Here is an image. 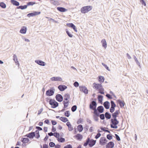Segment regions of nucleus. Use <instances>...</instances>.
I'll return each mask as SVG.
<instances>
[{
	"mask_svg": "<svg viewBox=\"0 0 148 148\" xmlns=\"http://www.w3.org/2000/svg\"><path fill=\"white\" fill-rule=\"evenodd\" d=\"M111 106L116 107V104L115 103L114 101L112 100H111L110 101Z\"/></svg>",
	"mask_w": 148,
	"mask_h": 148,
	"instance_id": "52",
	"label": "nucleus"
},
{
	"mask_svg": "<svg viewBox=\"0 0 148 148\" xmlns=\"http://www.w3.org/2000/svg\"><path fill=\"white\" fill-rule=\"evenodd\" d=\"M111 123L110 127L111 128L117 129L118 127L117 125L119 123V121L117 120V119L112 118L111 119Z\"/></svg>",
	"mask_w": 148,
	"mask_h": 148,
	"instance_id": "3",
	"label": "nucleus"
},
{
	"mask_svg": "<svg viewBox=\"0 0 148 148\" xmlns=\"http://www.w3.org/2000/svg\"><path fill=\"white\" fill-rule=\"evenodd\" d=\"M83 120L82 119L80 118V119H79L77 122V124H79L81 123Z\"/></svg>",
	"mask_w": 148,
	"mask_h": 148,
	"instance_id": "64",
	"label": "nucleus"
},
{
	"mask_svg": "<svg viewBox=\"0 0 148 148\" xmlns=\"http://www.w3.org/2000/svg\"><path fill=\"white\" fill-rule=\"evenodd\" d=\"M74 137L76 138L78 140H81L83 138V136L79 134H78L75 135Z\"/></svg>",
	"mask_w": 148,
	"mask_h": 148,
	"instance_id": "20",
	"label": "nucleus"
},
{
	"mask_svg": "<svg viewBox=\"0 0 148 148\" xmlns=\"http://www.w3.org/2000/svg\"><path fill=\"white\" fill-rule=\"evenodd\" d=\"M103 96L101 95H99L98 96V100L99 103H102Z\"/></svg>",
	"mask_w": 148,
	"mask_h": 148,
	"instance_id": "32",
	"label": "nucleus"
},
{
	"mask_svg": "<svg viewBox=\"0 0 148 148\" xmlns=\"http://www.w3.org/2000/svg\"><path fill=\"white\" fill-rule=\"evenodd\" d=\"M104 110V109L103 107L102 106H98L97 109H96V111H95L94 112L98 113L99 114H100L102 113L103 112Z\"/></svg>",
	"mask_w": 148,
	"mask_h": 148,
	"instance_id": "9",
	"label": "nucleus"
},
{
	"mask_svg": "<svg viewBox=\"0 0 148 148\" xmlns=\"http://www.w3.org/2000/svg\"><path fill=\"white\" fill-rule=\"evenodd\" d=\"M64 101H69L68 99L70 98V95L69 94H65L64 96Z\"/></svg>",
	"mask_w": 148,
	"mask_h": 148,
	"instance_id": "29",
	"label": "nucleus"
},
{
	"mask_svg": "<svg viewBox=\"0 0 148 148\" xmlns=\"http://www.w3.org/2000/svg\"><path fill=\"white\" fill-rule=\"evenodd\" d=\"M103 105L106 109H108L109 108L110 103L108 101H107L103 103Z\"/></svg>",
	"mask_w": 148,
	"mask_h": 148,
	"instance_id": "23",
	"label": "nucleus"
},
{
	"mask_svg": "<svg viewBox=\"0 0 148 148\" xmlns=\"http://www.w3.org/2000/svg\"><path fill=\"white\" fill-rule=\"evenodd\" d=\"M117 102L119 105V106L121 108H123L125 104V103L124 101H122L120 99L117 100Z\"/></svg>",
	"mask_w": 148,
	"mask_h": 148,
	"instance_id": "24",
	"label": "nucleus"
},
{
	"mask_svg": "<svg viewBox=\"0 0 148 148\" xmlns=\"http://www.w3.org/2000/svg\"><path fill=\"white\" fill-rule=\"evenodd\" d=\"M101 42L102 44V46L105 49H106L107 47V43L105 39H102L101 41Z\"/></svg>",
	"mask_w": 148,
	"mask_h": 148,
	"instance_id": "26",
	"label": "nucleus"
},
{
	"mask_svg": "<svg viewBox=\"0 0 148 148\" xmlns=\"http://www.w3.org/2000/svg\"><path fill=\"white\" fill-rule=\"evenodd\" d=\"M100 129L102 130L103 131H104L105 132H107L108 133H110V131L108 130H106L105 127H100Z\"/></svg>",
	"mask_w": 148,
	"mask_h": 148,
	"instance_id": "47",
	"label": "nucleus"
},
{
	"mask_svg": "<svg viewBox=\"0 0 148 148\" xmlns=\"http://www.w3.org/2000/svg\"><path fill=\"white\" fill-rule=\"evenodd\" d=\"M64 113L65 116L67 117H69L70 115V113L69 111L65 112Z\"/></svg>",
	"mask_w": 148,
	"mask_h": 148,
	"instance_id": "44",
	"label": "nucleus"
},
{
	"mask_svg": "<svg viewBox=\"0 0 148 148\" xmlns=\"http://www.w3.org/2000/svg\"><path fill=\"white\" fill-rule=\"evenodd\" d=\"M60 119L62 122L65 123L68 121V119L64 117H61Z\"/></svg>",
	"mask_w": 148,
	"mask_h": 148,
	"instance_id": "35",
	"label": "nucleus"
},
{
	"mask_svg": "<svg viewBox=\"0 0 148 148\" xmlns=\"http://www.w3.org/2000/svg\"><path fill=\"white\" fill-rule=\"evenodd\" d=\"M43 110V109L42 108H40L38 111V115L40 114L41 112H42Z\"/></svg>",
	"mask_w": 148,
	"mask_h": 148,
	"instance_id": "60",
	"label": "nucleus"
},
{
	"mask_svg": "<svg viewBox=\"0 0 148 148\" xmlns=\"http://www.w3.org/2000/svg\"><path fill=\"white\" fill-rule=\"evenodd\" d=\"M134 58L136 64L139 66V67H140V63L138 61V59L136 56H134Z\"/></svg>",
	"mask_w": 148,
	"mask_h": 148,
	"instance_id": "40",
	"label": "nucleus"
},
{
	"mask_svg": "<svg viewBox=\"0 0 148 148\" xmlns=\"http://www.w3.org/2000/svg\"><path fill=\"white\" fill-rule=\"evenodd\" d=\"M56 100L59 102H62L63 100V97L60 94H57L55 97Z\"/></svg>",
	"mask_w": 148,
	"mask_h": 148,
	"instance_id": "11",
	"label": "nucleus"
},
{
	"mask_svg": "<svg viewBox=\"0 0 148 148\" xmlns=\"http://www.w3.org/2000/svg\"><path fill=\"white\" fill-rule=\"evenodd\" d=\"M41 12L40 11H34L33 12L30 13L27 15V16L29 17L34 16L38 15L40 14Z\"/></svg>",
	"mask_w": 148,
	"mask_h": 148,
	"instance_id": "8",
	"label": "nucleus"
},
{
	"mask_svg": "<svg viewBox=\"0 0 148 148\" xmlns=\"http://www.w3.org/2000/svg\"><path fill=\"white\" fill-rule=\"evenodd\" d=\"M57 9L58 11L61 12H64L67 11V9L62 7H57Z\"/></svg>",
	"mask_w": 148,
	"mask_h": 148,
	"instance_id": "22",
	"label": "nucleus"
},
{
	"mask_svg": "<svg viewBox=\"0 0 148 148\" xmlns=\"http://www.w3.org/2000/svg\"><path fill=\"white\" fill-rule=\"evenodd\" d=\"M55 89L54 87H52L50 88V89H49L46 91V95L48 97L51 96L53 95L55 92Z\"/></svg>",
	"mask_w": 148,
	"mask_h": 148,
	"instance_id": "5",
	"label": "nucleus"
},
{
	"mask_svg": "<svg viewBox=\"0 0 148 148\" xmlns=\"http://www.w3.org/2000/svg\"><path fill=\"white\" fill-rule=\"evenodd\" d=\"M95 100L91 101L89 105V108L90 109L93 110L94 111H96L97 106V103L96 101V99H95Z\"/></svg>",
	"mask_w": 148,
	"mask_h": 148,
	"instance_id": "4",
	"label": "nucleus"
},
{
	"mask_svg": "<svg viewBox=\"0 0 148 148\" xmlns=\"http://www.w3.org/2000/svg\"><path fill=\"white\" fill-rule=\"evenodd\" d=\"M27 28L26 27H22L20 31V32L21 34H25L26 33Z\"/></svg>",
	"mask_w": 148,
	"mask_h": 148,
	"instance_id": "21",
	"label": "nucleus"
},
{
	"mask_svg": "<svg viewBox=\"0 0 148 148\" xmlns=\"http://www.w3.org/2000/svg\"><path fill=\"white\" fill-rule=\"evenodd\" d=\"M101 136V134L99 133H98L97 134L96 136H95V138L96 139L99 138Z\"/></svg>",
	"mask_w": 148,
	"mask_h": 148,
	"instance_id": "55",
	"label": "nucleus"
},
{
	"mask_svg": "<svg viewBox=\"0 0 148 148\" xmlns=\"http://www.w3.org/2000/svg\"><path fill=\"white\" fill-rule=\"evenodd\" d=\"M114 144L113 142L110 141L107 144L106 146V148H113L114 146Z\"/></svg>",
	"mask_w": 148,
	"mask_h": 148,
	"instance_id": "17",
	"label": "nucleus"
},
{
	"mask_svg": "<svg viewBox=\"0 0 148 148\" xmlns=\"http://www.w3.org/2000/svg\"><path fill=\"white\" fill-rule=\"evenodd\" d=\"M54 136L56 138H58L60 137V134L59 133L55 132L54 133Z\"/></svg>",
	"mask_w": 148,
	"mask_h": 148,
	"instance_id": "50",
	"label": "nucleus"
},
{
	"mask_svg": "<svg viewBox=\"0 0 148 148\" xmlns=\"http://www.w3.org/2000/svg\"><path fill=\"white\" fill-rule=\"evenodd\" d=\"M0 6L3 8H6V5L4 2H1L0 3Z\"/></svg>",
	"mask_w": 148,
	"mask_h": 148,
	"instance_id": "39",
	"label": "nucleus"
},
{
	"mask_svg": "<svg viewBox=\"0 0 148 148\" xmlns=\"http://www.w3.org/2000/svg\"><path fill=\"white\" fill-rule=\"evenodd\" d=\"M77 109V106L76 105H74L71 108V110L72 111L74 112H75L76 109Z\"/></svg>",
	"mask_w": 148,
	"mask_h": 148,
	"instance_id": "43",
	"label": "nucleus"
},
{
	"mask_svg": "<svg viewBox=\"0 0 148 148\" xmlns=\"http://www.w3.org/2000/svg\"><path fill=\"white\" fill-rule=\"evenodd\" d=\"M107 138L109 140H110L112 138V135L111 134H108L106 136Z\"/></svg>",
	"mask_w": 148,
	"mask_h": 148,
	"instance_id": "46",
	"label": "nucleus"
},
{
	"mask_svg": "<svg viewBox=\"0 0 148 148\" xmlns=\"http://www.w3.org/2000/svg\"><path fill=\"white\" fill-rule=\"evenodd\" d=\"M69 103V101H63V103L64 104V108H66L68 106Z\"/></svg>",
	"mask_w": 148,
	"mask_h": 148,
	"instance_id": "38",
	"label": "nucleus"
},
{
	"mask_svg": "<svg viewBox=\"0 0 148 148\" xmlns=\"http://www.w3.org/2000/svg\"><path fill=\"white\" fill-rule=\"evenodd\" d=\"M39 133L35 134V136L36 138L38 139L40 137Z\"/></svg>",
	"mask_w": 148,
	"mask_h": 148,
	"instance_id": "63",
	"label": "nucleus"
},
{
	"mask_svg": "<svg viewBox=\"0 0 148 148\" xmlns=\"http://www.w3.org/2000/svg\"><path fill=\"white\" fill-rule=\"evenodd\" d=\"M21 141L23 143H26L29 142V140L28 138H22Z\"/></svg>",
	"mask_w": 148,
	"mask_h": 148,
	"instance_id": "27",
	"label": "nucleus"
},
{
	"mask_svg": "<svg viewBox=\"0 0 148 148\" xmlns=\"http://www.w3.org/2000/svg\"><path fill=\"white\" fill-rule=\"evenodd\" d=\"M93 85L95 89L99 91L98 93L103 95L104 94V89L101 84L94 83Z\"/></svg>",
	"mask_w": 148,
	"mask_h": 148,
	"instance_id": "1",
	"label": "nucleus"
},
{
	"mask_svg": "<svg viewBox=\"0 0 148 148\" xmlns=\"http://www.w3.org/2000/svg\"><path fill=\"white\" fill-rule=\"evenodd\" d=\"M49 146L51 147H53L55 146V144L54 143L51 142L49 143Z\"/></svg>",
	"mask_w": 148,
	"mask_h": 148,
	"instance_id": "48",
	"label": "nucleus"
},
{
	"mask_svg": "<svg viewBox=\"0 0 148 148\" xmlns=\"http://www.w3.org/2000/svg\"><path fill=\"white\" fill-rule=\"evenodd\" d=\"M92 7L91 6H84V13H87L92 10Z\"/></svg>",
	"mask_w": 148,
	"mask_h": 148,
	"instance_id": "13",
	"label": "nucleus"
},
{
	"mask_svg": "<svg viewBox=\"0 0 148 148\" xmlns=\"http://www.w3.org/2000/svg\"><path fill=\"white\" fill-rule=\"evenodd\" d=\"M51 80L52 81H62V78L60 77H53L51 78Z\"/></svg>",
	"mask_w": 148,
	"mask_h": 148,
	"instance_id": "18",
	"label": "nucleus"
},
{
	"mask_svg": "<svg viewBox=\"0 0 148 148\" xmlns=\"http://www.w3.org/2000/svg\"><path fill=\"white\" fill-rule=\"evenodd\" d=\"M67 88V86L63 85H60L58 86V88L61 91H64Z\"/></svg>",
	"mask_w": 148,
	"mask_h": 148,
	"instance_id": "15",
	"label": "nucleus"
},
{
	"mask_svg": "<svg viewBox=\"0 0 148 148\" xmlns=\"http://www.w3.org/2000/svg\"><path fill=\"white\" fill-rule=\"evenodd\" d=\"M64 148H72V146L71 145L69 144L65 146Z\"/></svg>",
	"mask_w": 148,
	"mask_h": 148,
	"instance_id": "56",
	"label": "nucleus"
},
{
	"mask_svg": "<svg viewBox=\"0 0 148 148\" xmlns=\"http://www.w3.org/2000/svg\"><path fill=\"white\" fill-rule=\"evenodd\" d=\"M49 104L51 106L52 108H55L58 106L59 103L54 99H51L49 101Z\"/></svg>",
	"mask_w": 148,
	"mask_h": 148,
	"instance_id": "6",
	"label": "nucleus"
},
{
	"mask_svg": "<svg viewBox=\"0 0 148 148\" xmlns=\"http://www.w3.org/2000/svg\"><path fill=\"white\" fill-rule=\"evenodd\" d=\"M102 64L104 66V67L107 70L109 71H110L109 68V67L107 66V65L106 64H105L103 63H102Z\"/></svg>",
	"mask_w": 148,
	"mask_h": 148,
	"instance_id": "54",
	"label": "nucleus"
},
{
	"mask_svg": "<svg viewBox=\"0 0 148 148\" xmlns=\"http://www.w3.org/2000/svg\"><path fill=\"white\" fill-rule=\"evenodd\" d=\"M120 113L119 110H116L114 113H112V118L117 119L116 117Z\"/></svg>",
	"mask_w": 148,
	"mask_h": 148,
	"instance_id": "19",
	"label": "nucleus"
},
{
	"mask_svg": "<svg viewBox=\"0 0 148 148\" xmlns=\"http://www.w3.org/2000/svg\"><path fill=\"white\" fill-rule=\"evenodd\" d=\"M36 129L38 130L39 131H41L42 130V128L41 127H39V126H36Z\"/></svg>",
	"mask_w": 148,
	"mask_h": 148,
	"instance_id": "62",
	"label": "nucleus"
},
{
	"mask_svg": "<svg viewBox=\"0 0 148 148\" xmlns=\"http://www.w3.org/2000/svg\"><path fill=\"white\" fill-rule=\"evenodd\" d=\"M99 81L100 82H103L105 78L103 76H99L98 77Z\"/></svg>",
	"mask_w": 148,
	"mask_h": 148,
	"instance_id": "33",
	"label": "nucleus"
},
{
	"mask_svg": "<svg viewBox=\"0 0 148 148\" xmlns=\"http://www.w3.org/2000/svg\"><path fill=\"white\" fill-rule=\"evenodd\" d=\"M74 86L75 87H77L79 86V84L77 82H75L73 84Z\"/></svg>",
	"mask_w": 148,
	"mask_h": 148,
	"instance_id": "59",
	"label": "nucleus"
},
{
	"mask_svg": "<svg viewBox=\"0 0 148 148\" xmlns=\"http://www.w3.org/2000/svg\"><path fill=\"white\" fill-rule=\"evenodd\" d=\"M106 96L109 99H111L112 98V96L109 94H107Z\"/></svg>",
	"mask_w": 148,
	"mask_h": 148,
	"instance_id": "58",
	"label": "nucleus"
},
{
	"mask_svg": "<svg viewBox=\"0 0 148 148\" xmlns=\"http://www.w3.org/2000/svg\"><path fill=\"white\" fill-rule=\"evenodd\" d=\"M35 62L38 64V65L44 66L45 65V63L44 62L39 60H36L35 61Z\"/></svg>",
	"mask_w": 148,
	"mask_h": 148,
	"instance_id": "14",
	"label": "nucleus"
},
{
	"mask_svg": "<svg viewBox=\"0 0 148 148\" xmlns=\"http://www.w3.org/2000/svg\"><path fill=\"white\" fill-rule=\"evenodd\" d=\"M36 3V2H29L27 3V4L26 5L27 7L29 5H33L35 4Z\"/></svg>",
	"mask_w": 148,
	"mask_h": 148,
	"instance_id": "42",
	"label": "nucleus"
},
{
	"mask_svg": "<svg viewBox=\"0 0 148 148\" xmlns=\"http://www.w3.org/2000/svg\"><path fill=\"white\" fill-rule=\"evenodd\" d=\"M25 136L30 139L33 138L35 136V133L34 132H32L26 134Z\"/></svg>",
	"mask_w": 148,
	"mask_h": 148,
	"instance_id": "12",
	"label": "nucleus"
},
{
	"mask_svg": "<svg viewBox=\"0 0 148 148\" xmlns=\"http://www.w3.org/2000/svg\"><path fill=\"white\" fill-rule=\"evenodd\" d=\"M105 117L107 119H109L111 118V114L108 112H106L105 113Z\"/></svg>",
	"mask_w": 148,
	"mask_h": 148,
	"instance_id": "31",
	"label": "nucleus"
},
{
	"mask_svg": "<svg viewBox=\"0 0 148 148\" xmlns=\"http://www.w3.org/2000/svg\"><path fill=\"white\" fill-rule=\"evenodd\" d=\"M96 140L93 139H90L89 138H88L86 142L84 143V146L86 147L88 145L90 147H92L95 145Z\"/></svg>",
	"mask_w": 148,
	"mask_h": 148,
	"instance_id": "2",
	"label": "nucleus"
},
{
	"mask_svg": "<svg viewBox=\"0 0 148 148\" xmlns=\"http://www.w3.org/2000/svg\"><path fill=\"white\" fill-rule=\"evenodd\" d=\"M93 113L94 114L93 116V118L94 120L95 121H98L99 119L98 117H99V114L94 112H93Z\"/></svg>",
	"mask_w": 148,
	"mask_h": 148,
	"instance_id": "16",
	"label": "nucleus"
},
{
	"mask_svg": "<svg viewBox=\"0 0 148 148\" xmlns=\"http://www.w3.org/2000/svg\"><path fill=\"white\" fill-rule=\"evenodd\" d=\"M83 129V126L81 125H79L77 126V130L79 132H82Z\"/></svg>",
	"mask_w": 148,
	"mask_h": 148,
	"instance_id": "34",
	"label": "nucleus"
},
{
	"mask_svg": "<svg viewBox=\"0 0 148 148\" xmlns=\"http://www.w3.org/2000/svg\"><path fill=\"white\" fill-rule=\"evenodd\" d=\"M27 8V5H20L18 6L17 8L18 9H20L21 10H24L26 9Z\"/></svg>",
	"mask_w": 148,
	"mask_h": 148,
	"instance_id": "36",
	"label": "nucleus"
},
{
	"mask_svg": "<svg viewBox=\"0 0 148 148\" xmlns=\"http://www.w3.org/2000/svg\"><path fill=\"white\" fill-rule=\"evenodd\" d=\"M99 117L101 120H104L105 118V114H99Z\"/></svg>",
	"mask_w": 148,
	"mask_h": 148,
	"instance_id": "41",
	"label": "nucleus"
},
{
	"mask_svg": "<svg viewBox=\"0 0 148 148\" xmlns=\"http://www.w3.org/2000/svg\"><path fill=\"white\" fill-rule=\"evenodd\" d=\"M66 31L67 34L69 37L72 38L73 37V35L70 33V32L68 31L67 29H66Z\"/></svg>",
	"mask_w": 148,
	"mask_h": 148,
	"instance_id": "45",
	"label": "nucleus"
},
{
	"mask_svg": "<svg viewBox=\"0 0 148 148\" xmlns=\"http://www.w3.org/2000/svg\"><path fill=\"white\" fill-rule=\"evenodd\" d=\"M66 25L70 27H71L73 29L74 31L76 32H77V29L75 25L72 23H69L66 24Z\"/></svg>",
	"mask_w": 148,
	"mask_h": 148,
	"instance_id": "10",
	"label": "nucleus"
},
{
	"mask_svg": "<svg viewBox=\"0 0 148 148\" xmlns=\"http://www.w3.org/2000/svg\"><path fill=\"white\" fill-rule=\"evenodd\" d=\"M13 60L14 61L16 65H19L18 62V61L17 58L15 54H14L13 56Z\"/></svg>",
	"mask_w": 148,
	"mask_h": 148,
	"instance_id": "25",
	"label": "nucleus"
},
{
	"mask_svg": "<svg viewBox=\"0 0 148 148\" xmlns=\"http://www.w3.org/2000/svg\"><path fill=\"white\" fill-rule=\"evenodd\" d=\"M11 3L14 5L18 6L19 5V3L18 2L15 0H11Z\"/></svg>",
	"mask_w": 148,
	"mask_h": 148,
	"instance_id": "28",
	"label": "nucleus"
},
{
	"mask_svg": "<svg viewBox=\"0 0 148 148\" xmlns=\"http://www.w3.org/2000/svg\"><path fill=\"white\" fill-rule=\"evenodd\" d=\"M115 107L111 106L110 109V112L112 113L115 110Z\"/></svg>",
	"mask_w": 148,
	"mask_h": 148,
	"instance_id": "51",
	"label": "nucleus"
},
{
	"mask_svg": "<svg viewBox=\"0 0 148 148\" xmlns=\"http://www.w3.org/2000/svg\"><path fill=\"white\" fill-rule=\"evenodd\" d=\"M107 141L108 140H107L106 138L104 137H102L100 139L99 143L101 145H104Z\"/></svg>",
	"mask_w": 148,
	"mask_h": 148,
	"instance_id": "7",
	"label": "nucleus"
},
{
	"mask_svg": "<svg viewBox=\"0 0 148 148\" xmlns=\"http://www.w3.org/2000/svg\"><path fill=\"white\" fill-rule=\"evenodd\" d=\"M57 140L60 143H63L65 141V138L62 137H59Z\"/></svg>",
	"mask_w": 148,
	"mask_h": 148,
	"instance_id": "37",
	"label": "nucleus"
},
{
	"mask_svg": "<svg viewBox=\"0 0 148 148\" xmlns=\"http://www.w3.org/2000/svg\"><path fill=\"white\" fill-rule=\"evenodd\" d=\"M52 124L53 125H54L57 124V122L55 120H52L51 121Z\"/></svg>",
	"mask_w": 148,
	"mask_h": 148,
	"instance_id": "61",
	"label": "nucleus"
},
{
	"mask_svg": "<svg viewBox=\"0 0 148 148\" xmlns=\"http://www.w3.org/2000/svg\"><path fill=\"white\" fill-rule=\"evenodd\" d=\"M84 93L85 94H87L88 93V90L87 89L86 87L84 86Z\"/></svg>",
	"mask_w": 148,
	"mask_h": 148,
	"instance_id": "49",
	"label": "nucleus"
},
{
	"mask_svg": "<svg viewBox=\"0 0 148 148\" xmlns=\"http://www.w3.org/2000/svg\"><path fill=\"white\" fill-rule=\"evenodd\" d=\"M140 3L144 6L146 5V3L144 0H140Z\"/></svg>",
	"mask_w": 148,
	"mask_h": 148,
	"instance_id": "57",
	"label": "nucleus"
},
{
	"mask_svg": "<svg viewBox=\"0 0 148 148\" xmlns=\"http://www.w3.org/2000/svg\"><path fill=\"white\" fill-rule=\"evenodd\" d=\"M115 138L116 140L118 141H119L121 140V139L119 136L117 134H115Z\"/></svg>",
	"mask_w": 148,
	"mask_h": 148,
	"instance_id": "53",
	"label": "nucleus"
},
{
	"mask_svg": "<svg viewBox=\"0 0 148 148\" xmlns=\"http://www.w3.org/2000/svg\"><path fill=\"white\" fill-rule=\"evenodd\" d=\"M66 125L69 127V130L70 131H72L73 130V127L72 126V125L69 122H67L66 123Z\"/></svg>",
	"mask_w": 148,
	"mask_h": 148,
	"instance_id": "30",
	"label": "nucleus"
}]
</instances>
